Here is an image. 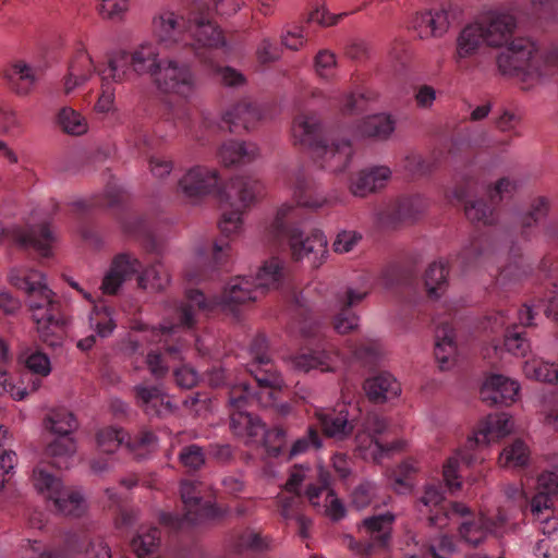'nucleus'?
Listing matches in <instances>:
<instances>
[{
  "label": "nucleus",
  "instance_id": "nucleus-12",
  "mask_svg": "<svg viewBox=\"0 0 558 558\" xmlns=\"http://www.w3.org/2000/svg\"><path fill=\"white\" fill-rule=\"evenodd\" d=\"M324 126L317 113L304 111L296 114L291 124L293 145L313 151L323 141Z\"/></svg>",
  "mask_w": 558,
  "mask_h": 558
},
{
  "label": "nucleus",
  "instance_id": "nucleus-49",
  "mask_svg": "<svg viewBox=\"0 0 558 558\" xmlns=\"http://www.w3.org/2000/svg\"><path fill=\"white\" fill-rule=\"evenodd\" d=\"M448 270L444 263H433L425 272V286L429 298L438 299L447 286Z\"/></svg>",
  "mask_w": 558,
  "mask_h": 558
},
{
  "label": "nucleus",
  "instance_id": "nucleus-54",
  "mask_svg": "<svg viewBox=\"0 0 558 558\" xmlns=\"http://www.w3.org/2000/svg\"><path fill=\"white\" fill-rule=\"evenodd\" d=\"M450 515H457L460 518H463L465 520L472 519V517H475L472 513V510L469 506H466L463 502L453 501L450 504V507L448 510H445L441 514H435L428 517V524L429 526H436L444 529L448 525V520Z\"/></svg>",
  "mask_w": 558,
  "mask_h": 558
},
{
  "label": "nucleus",
  "instance_id": "nucleus-60",
  "mask_svg": "<svg viewBox=\"0 0 558 558\" xmlns=\"http://www.w3.org/2000/svg\"><path fill=\"white\" fill-rule=\"evenodd\" d=\"M262 437L264 439V446L271 457L281 454L287 442V433L282 427H275L270 430L265 429Z\"/></svg>",
  "mask_w": 558,
  "mask_h": 558
},
{
  "label": "nucleus",
  "instance_id": "nucleus-64",
  "mask_svg": "<svg viewBox=\"0 0 558 558\" xmlns=\"http://www.w3.org/2000/svg\"><path fill=\"white\" fill-rule=\"evenodd\" d=\"M339 313L333 318V328L340 335L349 333L359 327V316L351 310L338 307Z\"/></svg>",
  "mask_w": 558,
  "mask_h": 558
},
{
  "label": "nucleus",
  "instance_id": "nucleus-58",
  "mask_svg": "<svg viewBox=\"0 0 558 558\" xmlns=\"http://www.w3.org/2000/svg\"><path fill=\"white\" fill-rule=\"evenodd\" d=\"M322 447V438L318 430L314 426H310L306 434L298 438L291 446L289 451V458L303 454L311 449H318Z\"/></svg>",
  "mask_w": 558,
  "mask_h": 558
},
{
  "label": "nucleus",
  "instance_id": "nucleus-36",
  "mask_svg": "<svg viewBox=\"0 0 558 558\" xmlns=\"http://www.w3.org/2000/svg\"><path fill=\"white\" fill-rule=\"evenodd\" d=\"M259 109L248 101H241L231 106L223 114V121L235 132L239 126L245 130L254 128L260 120Z\"/></svg>",
  "mask_w": 558,
  "mask_h": 558
},
{
  "label": "nucleus",
  "instance_id": "nucleus-10",
  "mask_svg": "<svg viewBox=\"0 0 558 558\" xmlns=\"http://www.w3.org/2000/svg\"><path fill=\"white\" fill-rule=\"evenodd\" d=\"M477 23L481 25L485 44L489 47H501L507 44L517 27L514 16L499 10L484 13Z\"/></svg>",
  "mask_w": 558,
  "mask_h": 558
},
{
  "label": "nucleus",
  "instance_id": "nucleus-48",
  "mask_svg": "<svg viewBox=\"0 0 558 558\" xmlns=\"http://www.w3.org/2000/svg\"><path fill=\"white\" fill-rule=\"evenodd\" d=\"M97 444L105 453L116 452L120 446H131L130 437L125 430L117 427H105L97 433Z\"/></svg>",
  "mask_w": 558,
  "mask_h": 558
},
{
  "label": "nucleus",
  "instance_id": "nucleus-29",
  "mask_svg": "<svg viewBox=\"0 0 558 558\" xmlns=\"http://www.w3.org/2000/svg\"><path fill=\"white\" fill-rule=\"evenodd\" d=\"M293 195L300 206L311 209L331 204V199L323 194L320 185L310 177L303 175L296 179Z\"/></svg>",
  "mask_w": 558,
  "mask_h": 558
},
{
  "label": "nucleus",
  "instance_id": "nucleus-27",
  "mask_svg": "<svg viewBox=\"0 0 558 558\" xmlns=\"http://www.w3.org/2000/svg\"><path fill=\"white\" fill-rule=\"evenodd\" d=\"M387 430L388 422L384 417L377 414L367 415L363 424V430L359 432L355 436L359 448L366 449L374 445L380 457L385 452L397 449L396 445L385 447L378 441L377 436L386 433Z\"/></svg>",
  "mask_w": 558,
  "mask_h": 558
},
{
  "label": "nucleus",
  "instance_id": "nucleus-31",
  "mask_svg": "<svg viewBox=\"0 0 558 558\" xmlns=\"http://www.w3.org/2000/svg\"><path fill=\"white\" fill-rule=\"evenodd\" d=\"M189 36L194 39L193 45L198 47L218 48L226 45L222 32L210 21L196 19L187 26ZM187 45H191L190 43Z\"/></svg>",
  "mask_w": 558,
  "mask_h": 558
},
{
  "label": "nucleus",
  "instance_id": "nucleus-35",
  "mask_svg": "<svg viewBox=\"0 0 558 558\" xmlns=\"http://www.w3.org/2000/svg\"><path fill=\"white\" fill-rule=\"evenodd\" d=\"M95 66L92 58L86 51L76 54L69 66L68 75L64 78V94H71L75 88L84 85L94 74Z\"/></svg>",
  "mask_w": 558,
  "mask_h": 558
},
{
  "label": "nucleus",
  "instance_id": "nucleus-9",
  "mask_svg": "<svg viewBox=\"0 0 558 558\" xmlns=\"http://www.w3.org/2000/svg\"><path fill=\"white\" fill-rule=\"evenodd\" d=\"M76 536H71L66 544V550L45 551L37 541L29 539L24 545L23 558H71V555L85 551L88 558H111V550L107 544L101 541L97 543L88 542L89 549Z\"/></svg>",
  "mask_w": 558,
  "mask_h": 558
},
{
  "label": "nucleus",
  "instance_id": "nucleus-18",
  "mask_svg": "<svg viewBox=\"0 0 558 558\" xmlns=\"http://www.w3.org/2000/svg\"><path fill=\"white\" fill-rule=\"evenodd\" d=\"M218 183L216 170L206 167H194L190 169L179 181V186L189 198L199 197L210 193Z\"/></svg>",
  "mask_w": 558,
  "mask_h": 558
},
{
  "label": "nucleus",
  "instance_id": "nucleus-3",
  "mask_svg": "<svg viewBox=\"0 0 558 558\" xmlns=\"http://www.w3.org/2000/svg\"><path fill=\"white\" fill-rule=\"evenodd\" d=\"M264 185L260 181L236 177L231 179L219 192V198L225 209L219 222V228L226 235L240 232L242 228L241 210L254 203L262 195Z\"/></svg>",
  "mask_w": 558,
  "mask_h": 558
},
{
  "label": "nucleus",
  "instance_id": "nucleus-32",
  "mask_svg": "<svg viewBox=\"0 0 558 558\" xmlns=\"http://www.w3.org/2000/svg\"><path fill=\"white\" fill-rule=\"evenodd\" d=\"M364 390L368 399L375 403H384L398 397L401 386L390 374H380L364 383Z\"/></svg>",
  "mask_w": 558,
  "mask_h": 558
},
{
  "label": "nucleus",
  "instance_id": "nucleus-43",
  "mask_svg": "<svg viewBox=\"0 0 558 558\" xmlns=\"http://www.w3.org/2000/svg\"><path fill=\"white\" fill-rule=\"evenodd\" d=\"M530 460V450L524 441L515 439L499 454V464L505 469L522 468Z\"/></svg>",
  "mask_w": 558,
  "mask_h": 558
},
{
  "label": "nucleus",
  "instance_id": "nucleus-61",
  "mask_svg": "<svg viewBox=\"0 0 558 558\" xmlns=\"http://www.w3.org/2000/svg\"><path fill=\"white\" fill-rule=\"evenodd\" d=\"M269 547L268 542L262 537V535L254 531H245L243 532L236 542L238 551L242 553L244 550H252L256 553H262L267 550Z\"/></svg>",
  "mask_w": 558,
  "mask_h": 558
},
{
  "label": "nucleus",
  "instance_id": "nucleus-41",
  "mask_svg": "<svg viewBox=\"0 0 558 558\" xmlns=\"http://www.w3.org/2000/svg\"><path fill=\"white\" fill-rule=\"evenodd\" d=\"M75 452L76 442L70 436L58 437L47 446V454L53 459L52 464L59 469H68L69 460Z\"/></svg>",
  "mask_w": 558,
  "mask_h": 558
},
{
  "label": "nucleus",
  "instance_id": "nucleus-34",
  "mask_svg": "<svg viewBox=\"0 0 558 558\" xmlns=\"http://www.w3.org/2000/svg\"><path fill=\"white\" fill-rule=\"evenodd\" d=\"M39 339L49 347H59L64 338L65 319L61 313L33 319Z\"/></svg>",
  "mask_w": 558,
  "mask_h": 558
},
{
  "label": "nucleus",
  "instance_id": "nucleus-56",
  "mask_svg": "<svg viewBox=\"0 0 558 558\" xmlns=\"http://www.w3.org/2000/svg\"><path fill=\"white\" fill-rule=\"evenodd\" d=\"M160 535L156 527L148 529L132 541V547L138 557L153 554L159 546Z\"/></svg>",
  "mask_w": 558,
  "mask_h": 558
},
{
  "label": "nucleus",
  "instance_id": "nucleus-21",
  "mask_svg": "<svg viewBox=\"0 0 558 558\" xmlns=\"http://www.w3.org/2000/svg\"><path fill=\"white\" fill-rule=\"evenodd\" d=\"M391 177L388 167L379 166L360 171L351 179L349 191L356 197H366L381 190Z\"/></svg>",
  "mask_w": 558,
  "mask_h": 558
},
{
  "label": "nucleus",
  "instance_id": "nucleus-33",
  "mask_svg": "<svg viewBox=\"0 0 558 558\" xmlns=\"http://www.w3.org/2000/svg\"><path fill=\"white\" fill-rule=\"evenodd\" d=\"M413 27L421 39L440 37L449 28L448 14L442 10L417 14Z\"/></svg>",
  "mask_w": 558,
  "mask_h": 558
},
{
  "label": "nucleus",
  "instance_id": "nucleus-4",
  "mask_svg": "<svg viewBox=\"0 0 558 558\" xmlns=\"http://www.w3.org/2000/svg\"><path fill=\"white\" fill-rule=\"evenodd\" d=\"M253 363L250 372L254 374L258 389L254 390L255 404L264 408L277 405V400L283 387V379L272 368L270 355L266 351L265 338H257L251 348Z\"/></svg>",
  "mask_w": 558,
  "mask_h": 558
},
{
  "label": "nucleus",
  "instance_id": "nucleus-11",
  "mask_svg": "<svg viewBox=\"0 0 558 558\" xmlns=\"http://www.w3.org/2000/svg\"><path fill=\"white\" fill-rule=\"evenodd\" d=\"M312 155L322 168L332 173H340L349 167L353 157V147L349 140H332L329 144L323 141Z\"/></svg>",
  "mask_w": 558,
  "mask_h": 558
},
{
  "label": "nucleus",
  "instance_id": "nucleus-2",
  "mask_svg": "<svg viewBox=\"0 0 558 558\" xmlns=\"http://www.w3.org/2000/svg\"><path fill=\"white\" fill-rule=\"evenodd\" d=\"M292 210L290 205L279 207L269 227V233L276 240L287 235L292 258L296 262H306L311 267L317 268L326 260L327 239L319 230L305 233L296 227L289 228L286 219Z\"/></svg>",
  "mask_w": 558,
  "mask_h": 558
},
{
  "label": "nucleus",
  "instance_id": "nucleus-47",
  "mask_svg": "<svg viewBox=\"0 0 558 558\" xmlns=\"http://www.w3.org/2000/svg\"><path fill=\"white\" fill-rule=\"evenodd\" d=\"M282 279V264L278 258L266 262L253 280L257 290L278 288Z\"/></svg>",
  "mask_w": 558,
  "mask_h": 558
},
{
  "label": "nucleus",
  "instance_id": "nucleus-16",
  "mask_svg": "<svg viewBox=\"0 0 558 558\" xmlns=\"http://www.w3.org/2000/svg\"><path fill=\"white\" fill-rule=\"evenodd\" d=\"M513 422L506 413L489 414L481 422L473 436L469 437L468 445L470 448L476 446H487L492 441H496L511 433Z\"/></svg>",
  "mask_w": 558,
  "mask_h": 558
},
{
  "label": "nucleus",
  "instance_id": "nucleus-7",
  "mask_svg": "<svg viewBox=\"0 0 558 558\" xmlns=\"http://www.w3.org/2000/svg\"><path fill=\"white\" fill-rule=\"evenodd\" d=\"M130 65L140 75L150 74L155 80V73L162 66L158 63V53L150 46H141L130 56L126 53L109 62L110 76L114 82H122L126 78L125 66Z\"/></svg>",
  "mask_w": 558,
  "mask_h": 558
},
{
  "label": "nucleus",
  "instance_id": "nucleus-53",
  "mask_svg": "<svg viewBox=\"0 0 558 558\" xmlns=\"http://www.w3.org/2000/svg\"><path fill=\"white\" fill-rule=\"evenodd\" d=\"M466 218L474 223L492 225L495 222L494 209L483 199H471L464 206Z\"/></svg>",
  "mask_w": 558,
  "mask_h": 558
},
{
  "label": "nucleus",
  "instance_id": "nucleus-20",
  "mask_svg": "<svg viewBox=\"0 0 558 558\" xmlns=\"http://www.w3.org/2000/svg\"><path fill=\"white\" fill-rule=\"evenodd\" d=\"M8 87L19 96L28 95L37 83V71L24 60H15L3 70Z\"/></svg>",
  "mask_w": 558,
  "mask_h": 558
},
{
  "label": "nucleus",
  "instance_id": "nucleus-15",
  "mask_svg": "<svg viewBox=\"0 0 558 558\" xmlns=\"http://www.w3.org/2000/svg\"><path fill=\"white\" fill-rule=\"evenodd\" d=\"M154 31L158 41L166 48H172L186 41V24L183 17L170 10H161L153 20Z\"/></svg>",
  "mask_w": 558,
  "mask_h": 558
},
{
  "label": "nucleus",
  "instance_id": "nucleus-51",
  "mask_svg": "<svg viewBox=\"0 0 558 558\" xmlns=\"http://www.w3.org/2000/svg\"><path fill=\"white\" fill-rule=\"evenodd\" d=\"M228 403L232 412L244 411L255 404L254 389L245 383L233 385L229 389Z\"/></svg>",
  "mask_w": 558,
  "mask_h": 558
},
{
  "label": "nucleus",
  "instance_id": "nucleus-17",
  "mask_svg": "<svg viewBox=\"0 0 558 558\" xmlns=\"http://www.w3.org/2000/svg\"><path fill=\"white\" fill-rule=\"evenodd\" d=\"M141 269V263L137 258L122 253L117 255L110 265L101 282L104 294H116L124 281L132 278Z\"/></svg>",
  "mask_w": 558,
  "mask_h": 558
},
{
  "label": "nucleus",
  "instance_id": "nucleus-42",
  "mask_svg": "<svg viewBox=\"0 0 558 558\" xmlns=\"http://www.w3.org/2000/svg\"><path fill=\"white\" fill-rule=\"evenodd\" d=\"M45 423L46 427L59 437L70 436L78 427L74 414L66 409L52 410Z\"/></svg>",
  "mask_w": 558,
  "mask_h": 558
},
{
  "label": "nucleus",
  "instance_id": "nucleus-37",
  "mask_svg": "<svg viewBox=\"0 0 558 558\" xmlns=\"http://www.w3.org/2000/svg\"><path fill=\"white\" fill-rule=\"evenodd\" d=\"M457 347L454 342V333L448 324H442L436 329L435 357L440 369L450 368Z\"/></svg>",
  "mask_w": 558,
  "mask_h": 558
},
{
  "label": "nucleus",
  "instance_id": "nucleus-25",
  "mask_svg": "<svg viewBox=\"0 0 558 558\" xmlns=\"http://www.w3.org/2000/svg\"><path fill=\"white\" fill-rule=\"evenodd\" d=\"M339 361L340 356L337 352L318 350L291 357V366L295 371L303 373H307L312 369L335 372L338 367Z\"/></svg>",
  "mask_w": 558,
  "mask_h": 558
},
{
  "label": "nucleus",
  "instance_id": "nucleus-46",
  "mask_svg": "<svg viewBox=\"0 0 558 558\" xmlns=\"http://www.w3.org/2000/svg\"><path fill=\"white\" fill-rule=\"evenodd\" d=\"M137 283L143 289L161 291L169 286L170 275L163 264L157 262L138 276Z\"/></svg>",
  "mask_w": 558,
  "mask_h": 558
},
{
  "label": "nucleus",
  "instance_id": "nucleus-39",
  "mask_svg": "<svg viewBox=\"0 0 558 558\" xmlns=\"http://www.w3.org/2000/svg\"><path fill=\"white\" fill-rule=\"evenodd\" d=\"M49 499L64 515L81 517L86 509L85 499L78 492L64 490L63 487L56 496L50 494Z\"/></svg>",
  "mask_w": 558,
  "mask_h": 558
},
{
  "label": "nucleus",
  "instance_id": "nucleus-26",
  "mask_svg": "<svg viewBox=\"0 0 558 558\" xmlns=\"http://www.w3.org/2000/svg\"><path fill=\"white\" fill-rule=\"evenodd\" d=\"M217 155L226 167L245 165L259 156V148L254 143L230 140L221 144Z\"/></svg>",
  "mask_w": 558,
  "mask_h": 558
},
{
  "label": "nucleus",
  "instance_id": "nucleus-40",
  "mask_svg": "<svg viewBox=\"0 0 558 558\" xmlns=\"http://www.w3.org/2000/svg\"><path fill=\"white\" fill-rule=\"evenodd\" d=\"M553 496L554 494L547 495L546 493L537 492L531 500V511L543 524L544 534L553 533L558 526V519L549 517L553 507Z\"/></svg>",
  "mask_w": 558,
  "mask_h": 558
},
{
  "label": "nucleus",
  "instance_id": "nucleus-55",
  "mask_svg": "<svg viewBox=\"0 0 558 558\" xmlns=\"http://www.w3.org/2000/svg\"><path fill=\"white\" fill-rule=\"evenodd\" d=\"M178 459L189 471H198L206 463L204 449L196 444L184 446L179 452Z\"/></svg>",
  "mask_w": 558,
  "mask_h": 558
},
{
  "label": "nucleus",
  "instance_id": "nucleus-38",
  "mask_svg": "<svg viewBox=\"0 0 558 558\" xmlns=\"http://www.w3.org/2000/svg\"><path fill=\"white\" fill-rule=\"evenodd\" d=\"M477 21L464 26L457 37V60L474 56L482 44H485L484 35Z\"/></svg>",
  "mask_w": 558,
  "mask_h": 558
},
{
  "label": "nucleus",
  "instance_id": "nucleus-14",
  "mask_svg": "<svg viewBox=\"0 0 558 558\" xmlns=\"http://www.w3.org/2000/svg\"><path fill=\"white\" fill-rule=\"evenodd\" d=\"M255 282L246 277H235L223 288L221 294L215 298V304L223 311L234 312L240 305L257 300Z\"/></svg>",
  "mask_w": 558,
  "mask_h": 558
},
{
  "label": "nucleus",
  "instance_id": "nucleus-23",
  "mask_svg": "<svg viewBox=\"0 0 558 558\" xmlns=\"http://www.w3.org/2000/svg\"><path fill=\"white\" fill-rule=\"evenodd\" d=\"M395 520L396 515L389 511L367 517L359 525V531L365 533L369 542L374 543V546L386 548L391 541Z\"/></svg>",
  "mask_w": 558,
  "mask_h": 558
},
{
  "label": "nucleus",
  "instance_id": "nucleus-28",
  "mask_svg": "<svg viewBox=\"0 0 558 558\" xmlns=\"http://www.w3.org/2000/svg\"><path fill=\"white\" fill-rule=\"evenodd\" d=\"M230 428L245 444H251L262 437L265 432V424L258 416H254L246 411H238L230 414Z\"/></svg>",
  "mask_w": 558,
  "mask_h": 558
},
{
  "label": "nucleus",
  "instance_id": "nucleus-62",
  "mask_svg": "<svg viewBox=\"0 0 558 558\" xmlns=\"http://www.w3.org/2000/svg\"><path fill=\"white\" fill-rule=\"evenodd\" d=\"M34 486L39 493H46L49 499L50 494L56 496L61 490L62 483L46 471L36 470L34 471Z\"/></svg>",
  "mask_w": 558,
  "mask_h": 558
},
{
  "label": "nucleus",
  "instance_id": "nucleus-30",
  "mask_svg": "<svg viewBox=\"0 0 558 558\" xmlns=\"http://www.w3.org/2000/svg\"><path fill=\"white\" fill-rule=\"evenodd\" d=\"M396 121L389 114L378 113L364 118L355 128L361 138L387 140L395 132Z\"/></svg>",
  "mask_w": 558,
  "mask_h": 558
},
{
  "label": "nucleus",
  "instance_id": "nucleus-13",
  "mask_svg": "<svg viewBox=\"0 0 558 558\" xmlns=\"http://www.w3.org/2000/svg\"><path fill=\"white\" fill-rule=\"evenodd\" d=\"M136 405L151 417H162L172 414L178 407L160 386L136 385L133 387Z\"/></svg>",
  "mask_w": 558,
  "mask_h": 558
},
{
  "label": "nucleus",
  "instance_id": "nucleus-6",
  "mask_svg": "<svg viewBox=\"0 0 558 558\" xmlns=\"http://www.w3.org/2000/svg\"><path fill=\"white\" fill-rule=\"evenodd\" d=\"M180 495L186 510L182 517L168 512L159 514V520L163 525L175 530L197 523L204 499L203 483L189 480L182 481L180 484Z\"/></svg>",
  "mask_w": 558,
  "mask_h": 558
},
{
  "label": "nucleus",
  "instance_id": "nucleus-63",
  "mask_svg": "<svg viewBox=\"0 0 558 558\" xmlns=\"http://www.w3.org/2000/svg\"><path fill=\"white\" fill-rule=\"evenodd\" d=\"M505 348L513 355L525 356L530 351V342L523 332L513 329L505 335Z\"/></svg>",
  "mask_w": 558,
  "mask_h": 558
},
{
  "label": "nucleus",
  "instance_id": "nucleus-52",
  "mask_svg": "<svg viewBox=\"0 0 558 558\" xmlns=\"http://www.w3.org/2000/svg\"><path fill=\"white\" fill-rule=\"evenodd\" d=\"M461 538L473 547L478 546L487 536L482 518L472 517L464 520L459 526Z\"/></svg>",
  "mask_w": 558,
  "mask_h": 558
},
{
  "label": "nucleus",
  "instance_id": "nucleus-45",
  "mask_svg": "<svg viewBox=\"0 0 558 558\" xmlns=\"http://www.w3.org/2000/svg\"><path fill=\"white\" fill-rule=\"evenodd\" d=\"M523 373L531 379L551 384L558 383V364L548 363L539 359L524 362Z\"/></svg>",
  "mask_w": 558,
  "mask_h": 558
},
{
  "label": "nucleus",
  "instance_id": "nucleus-57",
  "mask_svg": "<svg viewBox=\"0 0 558 558\" xmlns=\"http://www.w3.org/2000/svg\"><path fill=\"white\" fill-rule=\"evenodd\" d=\"M59 123L64 132L72 135H82L87 131V124L84 118L72 108L61 109Z\"/></svg>",
  "mask_w": 558,
  "mask_h": 558
},
{
  "label": "nucleus",
  "instance_id": "nucleus-1",
  "mask_svg": "<svg viewBox=\"0 0 558 558\" xmlns=\"http://www.w3.org/2000/svg\"><path fill=\"white\" fill-rule=\"evenodd\" d=\"M496 63L501 75L518 77L526 84L524 88L539 84L558 70V57L526 37L511 40L497 54Z\"/></svg>",
  "mask_w": 558,
  "mask_h": 558
},
{
  "label": "nucleus",
  "instance_id": "nucleus-44",
  "mask_svg": "<svg viewBox=\"0 0 558 558\" xmlns=\"http://www.w3.org/2000/svg\"><path fill=\"white\" fill-rule=\"evenodd\" d=\"M550 203L549 199L545 196H538L534 198L531 204L529 210L521 214L519 217V225L523 232L527 229L537 226L542 222L549 214Z\"/></svg>",
  "mask_w": 558,
  "mask_h": 558
},
{
  "label": "nucleus",
  "instance_id": "nucleus-24",
  "mask_svg": "<svg viewBox=\"0 0 558 558\" xmlns=\"http://www.w3.org/2000/svg\"><path fill=\"white\" fill-rule=\"evenodd\" d=\"M317 418L320 422L326 436L343 440L348 438L354 429L353 421L349 416L345 405L338 410L318 412Z\"/></svg>",
  "mask_w": 558,
  "mask_h": 558
},
{
  "label": "nucleus",
  "instance_id": "nucleus-19",
  "mask_svg": "<svg viewBox=\"0 0 558 558\" xmlns=\"http://www.w3.org/2000/svg\"><path fill=\"white\" fill-rule=\"evenodd\" d=\"M26 303L32 313V319L61 313V302L56 293L48 288L45 279L28 288Z\"/></svg>",
  "mask_w": 558,
  "mask_h": 558
},
{
  "label": "nucleus",
  "instance_id": "nucleus-8",
  "mask_svg": "<svg viewBox=\"0 0 558 558\" xmlns=\"http://www.w3.org/2000/svg\"><path fill=\"white\" fill-rule=\"evenodd\" d=\"M4 240H12L23 248L32 247L41 256L48 257L51 255L57 236L49 225L33 227L28 231H24L19 227L7 228L0 222V242Z\"/></svg>",
  "mask_w": 558,
  "mask_h": 558
},
{
  "label": "nucleus",
  "instance_id": "nucleus-22",
  "mask_svg": "<svg viewBox=\"0 0 558 558\" xmlns=\"http://www.w3.org/2000/svg\"><path fill=\"white\" fill-rule=\"evenodd\" d=\"M519 384L501 375H493L485 380L481 398L490 404L512 403L519 393Z\"/></svg>",
  "mask_w": 558,
  "mask_h": 558
},
{
  "label": "nucleus",
  "instance_id": "nucleus-5",
  "mask_svg": "<svg viewBox=\"0 0 558 558\" xmlns=\"http://www.w3.org/2000/svg\"><path fill=\"white\" fill-rule=\"evenodd\" d=\"M155 83L165 93H171L184 98L192 97L198 87L196 74L191 66L183 62L169 60L155 73Z\"/></svg>",
  "mask_w": 558,
  "mask_h": 558
},
{
  "label": "nucleus",
  "instance_id": "nucleus-59",
  "mask_svg": "<svg viewBox=\"0 0 558 558\" xmlns=\"http://www.w3.org/2000/svg\"><path fill=\"white\" fill-rule=\"evenodd\" d=\"M337 59L336 54L327 49L320 50L315 57V71L317 75L325 80H332L336 75Z\"/></svg>",
  "mask_w": 558,
  "mask_h": 558
},
{
  "label": "nucleus",
  "instance_id": "nucleus-50",
  "mask_svg": "<svg viewBox=\"0 0 558 558\" xmlns=\"http://www.w3.org/2000/svg\"><path fill=\"white\" fill-rule=\"evenodd\" d=\"M88 320L90 328L101 338L110 336L117 326L112 310L108 306L95 307L89 314Z\"/></svg>",
  "mask_w": 558,
  "mask_h": 558
}]
</instances>
